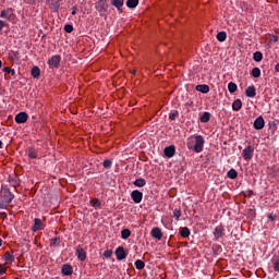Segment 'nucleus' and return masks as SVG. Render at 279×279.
Wrapping results in <instances>:
<instances>
[{
    "label": "nucleus",
    "instance_id": "obj_1",
    "mask_svg": "<svg viewBox=\"0 0 279 279\" xmlns=\"http://www.w3.org/2000/svg\"><path fill=\"white\" fill-rule=\"evenodd\" d=\"M206 140L202 135H192L186 140V147L194 154H202L204 151V144Z\"/></svg>",
    "mask_w": 279,
    "mask_h": 279
},
{
    "label": "nucleus",
    "instance_id": "obj_2",
    "mask_svg": "<svg viewBox=\"0 0 279 279\" xmlns=\"http://www.w3.org/2000/svg\"><path fill=\"white\" fill-rule=\"evenodd\" d=\"M0 19H4L9 23H16V13L13 8H7L0 12Z\"/></svg>",
    "mask_w": 279,
    "mask_h": 279
},
{
    "label": "nucleus",
    "instance_id": "obj_3",
    "mask_svg": "<svg viewBox=\"0 0 279 279\" xmlns=\"http://www.w3.org/2000/svg\"><path fill=\"white\" fill-rule=\"evenodd\" d=\"M60 62H62V57L54 54L48 59V66L51 71H54V69H60Z\"/></svg>",
    "mask_w": 279,
    "mask_h": 279
},
{
    "label": "nucleus",
    "instance_id": "obj_4",
    "mask_svg": "<svg viewBox=\"0 0 279 279\" xmlns=\"http://www.w3.org/2000/svg\"><path fill=\"white\" fill-rule=\"evenodd\" d=\"M95 10L99 12L100 16H104L106 12H108V1L107 0H98L95 3Z\"/></svg>",
    "mask_w": 279,
    "mask_h": 279
},
{
    "label": "nucleus",
    "instance_id": "obj_5",
    "mask_svg": "<svg viewBox=\"0 0 279 279\" xmlns=\"http://www.w3.org/2000/svg\"><path fill=\"white\" fill-rule=\"evenodd\" d=\"M242 157L244 160H252L254 158V147L247 146L242 150Z\"/></svg>",
    "mask_w": 279,
    "mask_h": 279
},
{
    "label": "nucleus",
    "instance_id": "obj_6",
    "mask_svg": "<svg viewBox=\"0 0 279 279\" xmlns=\"http://www.w3.org/2000/svg\"><path fill=\"white\" fill-rule=\"evenodd\" d=\"M116 256L118 260H125V258H128V252H125V247L118 246L116 250Z\"/></svg>",
    "mask_w": 279,
    "mask_h": 279
},
{
    "label": "nucleus",
    "instance_id": "obj_7",
    "mask_svg": "<svg viewBox=\"0 0 279 279\" xmlns=\"http://www.w3.org/2000/svg\"><path fill=\"white\" fill-rule=\"evenodd\" d=\"M131 198L133 199L134 204H141L143 202V192L134 190L131 193Z\"/></svg>",
    "mask_w": 279,
    "mask_h": 279
},
{
    "label": "nucleus",
    "instance_id": "obj_8",
    "mask_svg": "<svg viewBox=\"0 0 279 279\" xmlns=\"http://www.w3.org/2000/svg\"><path fill=\"white\" fill-rule=\"evenodd\" d=\"M253 128L255 130H263L265 128V118L263 116L257 117L253 123Z\"/></svg>",
    "mask_w": 279,
    "mask_h": 279
},
{
    "label": "nucleus",
    "instance_id": "obj_9",
    "mask_svg": "<svg viewBox=\"0 0 279 279\" xmlns=\"http://www.w3.org/2000/svg\"><path fill=\"white\" fill-rule=\"evenodd\" d=\"M223 232H226V229H223V226L221 225L217 226L214 230L215 241H219V239L223 236L225 234Z\"/></svg>",
    "mask_w": 279,
    "mask_h": 279
},
{
    "label": "nucleus",
    "instance_id": "obj_10",
    "mask_svg": "<svg viewBox=\"0 0 279 279\" xmlns=\"http://www.w3.org/2000/svg\"><path fill=\"white\" fill-rule=\"evenodd\" d=\"M33 232H38L40 230H45V223L39 218L34 219V226L32 228Z\"/></svg>",
    "mask_w": 279,
    "mask_h": 279
},
{
    "label": "nucleus",
    "instance_id": "obj_11",
    "mask_svg": "<svg viewBox=\"0 0 279 279\" xmlns=\"http://www.w3.org/2000/svg\"><path fill=\"white\" fill-rule=\"evenodd\" d=\"M27 119H29L27 112H20L15 116V123H27Z\"/></svg>",
    "mask_w": 279,
    "mask_h": 279
},
{
    "label": "nucleus",
    "instance_id": "obj_12",
    "mask_svg": "<svg viewBox=\"0 0 279 279\" xmlns=\"http://www.w3.org/2000/svg\"><path fill=\"white\" fill-rule=\"evenodd\" d=\"M163 154H165L166 158H173V156H175V146L170 145V146L166 147L163 149Z\"/></svg>",
    "mask_w": 279,
    "mask_h": 279
},
{
    "label": "nucleus",
    "instance_id": "obj_13",
    "mask_svg": "<svg viewBox=\"0 0 279 279\" xmlns=\"http://www.w3.org/2000/svg\"><path fill=\"white\" fill-rule=\"evenodd\" d=\"M150 236H153V239H158V241L162 240V230L158 227L153 228Z\"/></svg>",
    "mask_w": 279,
    "mask_h": 279
},
{
    "label": "nucleus",
    "instance_id": "obj_14",
    "mask_svg": "<svg viewBox=\"0 0 279 279\" xmlns=\"http://www.w3.org/2000/svg\"><path fill=\"white\" fill-rule=\"evenodd\" d=\"M75 255L77 256L78 260H81L82 263L86 260V251L84 248L77 247L75 250Z\"/></svg>",
    "mask_w": 279,
    "mask_h": 279
},
{
    "label": "nucleus",
    "instance_id": "obj_15",
    "mask_svg": "<svg viewBox=\"0 0 279 279\" xmlns=\"http://www.w3.org/2000/svg\"><path fill=\"white\" fill-rule=\"evenodd\" d=\"M111 5H113V8H117L120 14H123V0H111Z\"/></svg>",
    "mask_w": 279,
    "mask_h": 279
},
{
    "label": "nucleus",
    "instance_id": "obj_16",
    "mask_svg": "<svg viewBox=\"0 0 279 279\" xmlns=\"http://www.w3.org/2000/svg\"><path fill=\"white\" fill-rule=\"evenodd\" d=\"M61 272L63 274V276H72L73 275V266H71L69 264H64L62 266Z\"/></svg>",
    "mask_w": 279,
    "mask_h": 279
},
{
    "label": "nucleus",
    "instance_id": "obj_17",
    "mask_svg": "<svg viewBox=\"0 0 279 279\" xmlns=\"http://www.w3.org/2000/svg\"><path fill=\"white\" fill-rule=\"evenodd\" d=\"M245 95H246V97L254 99V97H256V87H254V85L248 86L245 89Z\"/></svg>",
    "mask_w": 279,
    "mask_h": 279
},
{
    "label": "nucleus",
    "instance_id": "obj_18",
    "mask_svg": "<svg viewBox=\"0 0 279 279\" xmlns=\"http://www.w3.org/2000/svg\"><path fill=\"white\" fill-rule=\"evenodd\" d=\"M196 90L198 93H203V95H207V93H210V86L206 84L197 85Z\"/></svg>",
    "mask_w": 279,
    "mask_h": 279
},
{
    "label": "nucleus",
    "instance_id": "obj_19",
    "mask_svg": "<svg viewBox=\"0 0 279 279\" xmlns=\"http://www.w3.org/2000/svg\"><path fill=\"white\" fill-rule=\"evenodd\" d=\"M7 27L8 29L10 28V23L5 20H0V36H3L4 33L8 34V31L3 32V28Z\"/></svg>",
    "mask_w": 279,
    "mask_h": 279
},
{
    "label": "nucleus",
    "instance_id": "obj_20",
    "mask_svg": "<svg viewBox=\"0 0 279 279\" xmlns=\"http://www.w3.org/2000/svg\"><path fill=\"white\" fill-rule=\"evenodd\" d=\"M180 234L183 239H189L191 236V229H189V227H183L180 229Z\"/></svg>",
    "mask_w": 279,
    "mask_h": 279
},
{
    "label": "nucleus",
    "instance_id": "obj_21",
    "mask_svg": "<svg viewBox=\"0 0 279 279\" xmlns=\"http://www.w3.org/2000/svg\"><path fill=\"white\" fill-rule=\"evenodd\" d=\"M241 108H243V102L241 101V99L234 100L232 104V110H234L235 112H239Z\"/></svg>",
    "mask_w": 279,
    "mask_h": 279
},
{
    "label": "nucleus",
    "instance_id": "obj_22",
    "mask_svg": "<svg viewBox=\"0 0 279 279\" xmlns=\"http://www.w3.org/2000/svg\"><path fill=\"white\" fill-rule=\"evenodd\" d=\"M134 186H137V189H143L145 184H147V181L143 178H140L133 182Z\"/></svg>",
    "mask_w": 279,
    "mask_h": 279
},
{
    "label": "nucleus",
    "instance_id": "obj_23",
    "mask_svg": "<svg viewBox=\"0 0 279 279\" xmlns=\"http://www.w3.org/2000/svg\"><path fill=\"white\" fill-rule=\"evenodd\" d=\"M216 38L219 43H226V38H228V34L221 31L217 34Z\"/></svg>",
    "mask_w": 279,
    "mask_h": 279
},
{
    "label": "nucleus",
    "instance_id": "obj_24",
    "mask_svg": "<svg viewBox=\"0 0 279 279\" xmlns=\"http://www.w3.org/2000/svg\"><path fill=\"white\" fill-rule=\"evenodd\" d=\"M227 177L230 179V180H236L239 178V172H236V170H234L233 168L230 169L227 173Z\"/></svg>",
    "mask_w": 279,
    "mask_h": 279
},
{
    "label": "nucleus",
    "instance_id": "obj_25",
    "mask_svg": "<svg viewBox=\"0 0 279 279\" xmlns=\"http://www.w3.org/2000/svg\"><path fill=\"white\" fill-rule=\"evenodd\" d=\"M4 198L7 199V204H12V201L14 199V194H12V192H10V190H7L4 192Z\"/></svg>",
    "mask_w": 279,
    "mask_h": 279
},
{
    "label": "nucleus",
    "instance_id": "obj_26",
    "mask_svg": "<svg viewBox=\"0 0 279 279\" xmlns=\"http://www.w3.org/2000/svg\"><path fill=\"white\" fill-rule=\"evenodd\" d=\"M3 256H4L5 263H9V265H12V263L14 262V255L10 254V252H5Z\"/></svg>",
    "mask_w": 279,
    "mask_h": 279
},
{
    "label": "nucleus",
    "instance_id": "obj_27",
    "mask_svg": "<svg viewBox=\"0 0 279 279\" xmlns=\"http://www.w3.org/2000/svg\"><path fill=\"white\" fill-rule=\"evenodd\" d=\"M210 121V112L205 111L201 117V123H208Z\"/></svg>",
    "mask_w": 279,
    "mask_h": 279
},
{
    "label": "nucleus",
    "instance_id": "obj_28",
    "mask_svg": "<svg viewBox=\"0 0 279 279\" xmlns=\"http://www.w3.org/2000/svg\"><path fill=\"white\" fill-rule=\"evenodd\" d=\"M31 75L35 78L40 77V68L34 66L31 71Z\"/></svg>",
    "mask_w": 279,
    "mask_h": 279
},
{
    "label": "nucleus",
    "instance_id": "obj_29",
    "mask_svg": "<svg viewBox=\"0 0 279 279\" xmlns=\"http://www.w3.org/2000/svg\"><path fill=\"white\" fill-rule=\"evenodd\" d=\"M130 236H132V231H130V229H123L121 231V239H130Z\"/></svg>",
    "mask_w": 279,
    "mask_h": 279
},
{
    "label": "nucleus",
    "instance_id": "obj_30",
    "mask_svg": "<svg viewBox=\"0 0 279 279\" xmlns=\"http://www.w3.org/2000/svg\"><path fill=\"white\" fill-rule=\"evenodd\" d=\"M253 60L255 62H262L263 61V52L256 51L253 53Z\"/></svg>",
    "mask_w": 279,
    "mask_h": 279
},
{
    "label": "nucleus",
    "instance_id": "obj_31",
    "mask_svg": "<svg viewBox=\"0 0 279 279\" xmlns=\"http://www.w3.org/2000/svg\"><path fill=\"white\" fill-rule=\"evenodd\" d=\"M238 88H239V86L236 85V83H233V82H230L229 84H228V90H229V93H236V90H238Z\"/></svg>",
    "mask_w": 279,
    "mask_h": 279
},
{
    "label": "nucleus",
    "instance_id": "obj_32",
    "mask_svg": "<svg viewBox=\"0 0 279 279\" xmlns=\"http://www.w3.org/2000/svg\"><path fill=\"white\" fill-rule=\"evenodd\" d=\"M28 157L32 159L38 158V153L36 151L35 148H32V147L28 148Z\"/></svg>",
    "mask_w": 279,
    "mask_h": 279
},
{
    "label": "nucleus",
    "instance_id": "obj_33",
    "mask_svg": "<svg viewBox=\"0 0 279 279\" xmlns=\"http://www.w3.org/2000/svg\"><path fill=\"white\" fill-rule=\"evenodd\" d=\"M90 204L93 208H101V201H99V198L90 199Z\"/></svg>",
    "mask_w": 279,
    "mask_h": 279
},
{
    "label": "nucleus",
    "instance_id": "obj_34",
    "mask_svg": "<svg viewBox=\"0 0 279 279\" xmlns=\"http://www.w3.org/2000/svg\"><path fill=\"white\" fill-rule=\"evenodd\" d=\"M138 5V0H128L126 1V7L128 8H131V9H134Z\"/></svg>",
    "mask_w": 279,
    "mask_h": 279
},
{
    "label": "nucleus",
    "instance_id": "obj_35",
    "mask_svg": "<svg viewBox=\"0 0 279 279\" xmlns=\"http://www.w3.org/2000/svg\"><path fill=\"white\" fill-rule=\"evenodd\" d=\"M251 75H253L255 78L260 77V68H253Z\"/></svg>",
    "mask_w": 279,
    "mask_h": 279
},
{
    "label": "nucleus",
    "instance_id": "obj_36",
    "mask_svg": "<svg viewBox=\"0 0 279 279\" xmlns=\"http://www.w3.org/2000/svg\"><path fill=\"white\" fill-rule=\"evenodd\" d=\"M177 117H180V112L178 111V110H173V111H171L170 113H169V119L171 120V121H175V118Z\"/></svg>",
    "mask_w": 279,
    "mask_h": 279
},
{
    "label": "nucleus",
    "instance_id": "obj_37",
    "mask_svg": "<svg viewBox=\"0 0 279 279\" xmlns=\"http://www.w3.org/2000/svg\"><path fill=\"white\" fill-rule=\"evenodd\" d=\"M51 247H60V238H53L50 242Z\"/></svg>",
    "mask_w": 279,
    "mask_h": 279
},
{
    "label": "nucleus",
    "instance_id": "obj_38",
    "mask_svg": "<svg viewBox=\"0 0 279 279\" xmlns=\"http://www.w3.org/2000/svg\"><path fill=\"white\" fill-rule=\"evenodd\" d=\"M135 267L136 269L141 270V269H145V262L141 260V259H137L135 262Z\"/></svg>",
    "mask_w": 279,
    "mask_h": 279
},
{
    "label": "nucleus",
    "instance_id": "obj_39",
    "mask_svg": "<svg viewBox=\"0 0 279 279\" xmlns=\"http://www.w3.org/2000/svg\"><path fill=\"white\" fill-rule=\"evenodd\" d=\"M173 217H174V219H177V221H180V217H182V210H180V209H174L173 210Z\"/></svg>",
    "mask_w": 279,
    "mask_h": 279
},
{
    "label": "nucleus",
    "instance_id": "obj_40",
    "mask_svg": "<svg viewBox=\"0 0 279 279\" xmlns=\"http://www.w3.org/2000/svg\"><path fill=\"white\" fill-rule=\"evenodd\" d=\"M102 166L105 167V169H110V167H112V161L110 159H106L102 162Z\"/></svg>",
    "mask_w": 279,
    "mask_h": 279
},
{
    "label": "nucleus",
    "instance_id": "obj_41",
    "mask_svg": "<svg viewBox=\"0 0 279 279\" xmlns=\"http://www.w3.org/2000/svg\"><path fill=\"white\" fill-rule=\"evenodd\" d=\"M64 31L66 32V34H71L73 32V25L65 24L64 25Z\"/></svg>",
    "mask_w": 279,
    "mask_h": 279
},
{
    "label": "nucleus",
    "instance_id": "obj_42",
    "mask_svg": "<svg viewBox=\"0 0 279 279\" xmlns=\"http://www.w3.org/2000/svg\"><path fill=\"white\" fill-rule=\"evenodd\" d=\"M3 72L4 73H11V75H16V71L14 69H11V68H4Z\"/></svg>",
    "mask_w": 279,
    "mask_h": 279
},
{
    "label": "nucleus",
    "instance_id": "obj_43",
    "mask_svg": "<svg viewBox=\"0 0 279 279\" xmlns=\"http://www.w3.org/2000/svg\"><path fill=\"white\" fill-rule=\"evenodd\" d=\"M105 258H111L112 257V250H107L102 254Z\"/></svg>",
    "mask_w": 279,
    "mask_h": 279
},
{
    "label": "nucleus",
    "instance_id": "obj_44",
    "mask_svg": "<svg viewBox=\"0 0 279 279\" xmlns=\"http://www.w3.org/2000/svg\"><path fill=\"white\" fill-rule=\"evenodd\" d=\"M8 271V268H5V265L0 264V276H3Z\"/></svg>",
    "mask_w": 279,
    "mask_h": 279
},
{
    "label": "nucleus",
    "instance_id": "obj_45",
    "mask_svg": "<svg viewBox=\"0 0 279 279\" xmlns=\"http://www.w3.org/2000/svg\"><path fill=\"white\" fill-rule=\"evenodd\" d=\"M8 208V203L0 202V210H5Z\"/></svg>",
    "mask_w": 279,
    "mask_h": 279
},
{
    "label": "nucleus",
    "instance_id": "obj_46",
    "mask_svg": "<svg viewBox=\"0 0 279 279\" xmlns=\"http://www.w3.org/2000/svg\"><path fill=\"white\" fill-rule=\"evenodd\" d=\"M274 269H275V271H278V274H279V262H276L274 264Z\"/></svg>",
    "mask_w": 279,
    "mask_h": 279
},
{
    "label": "nucleus",
    "instance_id": "obj_47",
    "mask_svg": "<svg viewBox=\"0 0 279 279\" xmlns=\"http://www.w3.org/2000/svg\"><path fill=\"white\" fill-rule=\"evenodd\" d=\"M268 219H269L270 221H276V216H274V214H270V215L268 216Z\"/></svg>",
    "mask_w": 279,
    "mask_h": 279
},
{
    "label": "nucleus",
    "instance_id": "obj_48",
    "mask_svg": "<svg viewBox=\"0 0 279 279\" xmlns=\"http://www.w3.org/2000/svg\"><path fill=\"white\" fill-rule=\"evenodd\" d=\"M275 71H276V73H279V63H277V64L275 65Z\"/></svg>",
    "mask_w": 279,
    "mask_h": 279
},
{
    "label": "nucleus",
    "instance_id": "obj_49",
    "mask_svg": "<svg viewBox=\"0 0 279 279\" xmlns=\"http://www.w3.org/2000/svg\"><path fill=\"white\" fill-rule=\"evenodd\" d=\"M248 195L252 196L254 195V192L252 190L248 191Z\"/></svg>",
    "mask_w": 279,
    "mask_h": 279
},
{
    "label": "nucleus",
    "instance_id": "obj_50",
    "mask_svg": "<svg viewBox=\"0 0 279 279\" xmlns=\"http://www.w3.org/2000/svg\"><path fill=\"white\" fill-rule=\"evenodd\" d=\"M0 215H1V217H8V214H5V213H1Z\"/></svg>",
    "mask_w": 279,
    "mask_h": 279
},
{
    "label": "nucleus",
    "instance_id": "obj_51",
    "mask_svg": "<svg viewBox=\"0 0 279 279\" xmlns=\"http://www.w3.org/2000/svg\"><path fill=\"white\" fill-rule=\"evenodd\" d=\"M75 14H77V11L73 10L72 15L75 16Z\"/></svg>",
    "mask_w": 279,
    "mask_h": 279
},
{
    "label": "nucleus",
    "instance_id": "obj_52",
    "mask_svg": "<svg viewBox=\"0 0 279 279\" xmlns=\"http://www.w3.org/2000/svg\"><path fill=\"white\" fill-rule=\"evenodd\" d=\"M279 38L278 36H275V43H278Z\"/></svg>",
    "mask_w": 279,
    "mask_h": 279
},
{
    "label": "nucleus",
    "instance_id": "obj_53",
    "mask_svg": "<svg viewBox=\"0 0 279 279\" xmlns=\"http://www.w3.org/2000/svg\"><path fill=\"white\" fill-rule=\"evenodd\" d=\"M3 245V240L0 238V247Z\"/></svg>",
    "mask_w": 279,
    "mask_h": 279
},
{
    "label": "nucleus",
    "instance_id": "obj_54",
    "mask_svg": "<svg viewBox=\"0 0 279 279\" xmlns=\"http://www.w3.org/2000/svg\"><path fill=\"white\" fill-rule=\"evenodd\" d=\"M1 66H3V62L0 60V69H1Z\"/></svg>",
    "mask_w": 279,
    "mask_h": 279
},
{
    "label": "nucleus",
    "instance_id": "obj_55",
    "mask_svg": "<svg viewBox=\"0 0 279 279\" xmlns=\"http://www.w3.org/2000/svg\"><path fill=\"white\" fill-rule=\"evenodd\" d=\"M2 145H3V142L0 141V149H1Z\"/></svg>",
    "mask_w": 279,
    "mask_h": 279
},
{
    "label": "nucleus",
    "instance_id": "obj_56",
    "mask_svg": "<svg viewBox=\"0 0 279 279\" xmlns=\"http://www.w3.org/2000/svg\"><path fill=\"white\" fill-rule=\"evenodd\" d=\"M14 279H20L19 277H15Z\"/></svg>",
    "mask_w": 279,
    "mask_h": 279
}]
</instances>
